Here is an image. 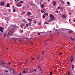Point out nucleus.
Instances as JSON below:
<instances>
[{"instance_id": "dca6fc26", "label": "nucleus", "mask_w": 75, "mask_h": 75, "mask_svg": "<svg viewBox=\"0 0 75 75\" xmlns=\"http://www.w3.org/2000/svg\"><path fill=\"white\" fill-rule=\"evenodd\" d=\"M45 14L47 16V17H48V13L47 12L45 13Z\"/></svg>"}, {"instance_id": "052dcab7", "label": "nucleus", "mask_w": 75, "mask_h": 75, "mask_svg": "<svg viewBox=\"0 0 75 75\" xmlns=\"http://www.w3.org/2000/svg\"><path fill=\"white\" fill-rule=\"evenodd\" d=\"M1 57H0V61H1Z\"/></svg>"}, {"instance_id": "20e7f679", "label": "nucleus", "mask_w": 75, "mask_h": 75, "mask_svg": "<svg viewBox=\"0 0 75 75\" xmlns=\"http://www.w3.org/2000/svg\"><path fill=\"white\" fill-rule=\"evenodd\" d=\"M50 18H51V19H52V20H54V16H53V15H52V14L50 15Z\"/></svg>"}, {"instance_id": "4c0bfd02", "label": "nucleus", "mask_w": 75, "mask_h": 75, "mask_svg": "<svg viewBox=\"0 0 75 75\" xmlns=\"http://www.w3.org/2000/svg\"><path fill=\"white\" fill-rule=\"evenodd\" d=\"M22 14H25V12H23Z\"/></svg>"}, {"instance_id": "864d4df0", "label": "nucleus", "mask_w": 75, "mask_h": 75, "mask_svg": "<svg viewBox=\"0 0 75 75\" xmlns=\"http://www.w3.org/2000/svg\"><path fill=\"white\" fill-rule=\"evenodd\" d=\"M41 13H43V12H42V10H41Z\"/></svg>"}, {"instance_id": "4be33fe9", "label": "nucleus", "mask_w": 75, "mask_h": 75, "mask_svg": "<svg viewBox=\"0 0 75 75\" xmlns=\"http://www.w3.org/2000/svg\"><path fill=\"white\" fill-rule=\"evenodd\" d=\"M40 69V71H41V72H42V69H41V68H40V69Z\"/></svg>"}, {"instance_id": "5fc2aeb1", "label": "nucleus", "mask_w": 75, "mask_h": 75, "mask_svg": "<svg viewBox=\"0 0 75 75\" xmlns=\"http://www.w3.org/2000/svg\"><path fill=\"white\" fill-rule=\"evenodd\" d=\"M39 25H41V23H39Z\"/></svg>"}, {"instance_id": "de8ad7c7", "label": "nucleus", "mask_w": 75, "mask_h": 75, "mask_svg": "<svg viewBox=\"0 0 75 75\" xmlns=\"http://www.w3.org/2000/svg\"><path fill=\"white\" fill-rule=\"evenodd\" d=\"M8 64H9V65H10V64H11V63L10 62H9L8 63Z\"/></svg>"}, {"instance_id": "f03ea898", "label": "nucleus", "mask_w": 75, "mask_h": 75, "mask_svg": "<svg viewBox=\"0 0 75 75\" xmlns=\"http://www.w3.org/2000/svg\"><path fill=\"white\" fill-rule=\"evenodd\" d=\"M72 62H71L70 63V67H71V69L73 70H74V64H71Z\"/></svg>"}, {"instance_id": "a18cd8bd", "label": "nucleus", "mask_w": 75, "mask_h": 75, "mask_svg": "<svg viewBox=\"0 0 75 75\" xmlns=\"http://www.w3.org/2000/svg\"><path fill=\"white\" fill-rule=\"evenodd\" d=\"M71 40L72 41H74V39H71Z\"/></svg>"}, {"instance_id": "f3484780", "label": "nucleus", "mask_w": 75, "mask_h": 75, "mask_svg": "<svg viewBox=\"0 0 75 75\" xmlns=\"http://www.w3.org/2000/svg\"><path fill=\"white\" fill-rule=\"evenodd\" d=\"M60 10L62 12L63 11H64V9L62 8L61 7L60 8Z\"/></svg>"}, {"instance_id": "72a5a7b5", "label": "nucleus", "mask_w": 75, "mask_h": 75, "mask_svg": "<svg viewBox=\"0 0 75 75\" xmlns=\"http://www.w3.org/2000/svg\"><path fill=\"white\" fill-rule=\"evenodd\" d=\"M21 33H23V30H21Z\"/></svg>"}, {"instance_id": "bb28decb", "label": "nucleus", "mask_w": 75, "mask_h": 75, "mask_svg": "<svg viewBox=\"0 0 75 75\" xmlns=\"http://www.w3.org/2000/svg\"><path fill=\"white\" fill-rule=\"evenodd\" d=\"M34 60V58H32L31 59V60H32V61H33V60Z\"/></svg>"}, {"instance_id": "338daca9", "label": "nucleus", "mask_w": 75, "mask_h": 75, "mask_svg": "<svg viewBox=\"0 0 75 75\" xmlns=\"http://www.w3.org/2000/svg\"><path fill=\"white\" fill-rule=\"evenodd\" d=\"M31 20L30 19H29L28 20Z\"/></svg>"}, {"instance_id": "7ed1b4c3", "label": "nucleus", "mask_w": 75, "mask_h": 75, "mask_svg": "<svg viewBox=\"0 0 75 75\" xmlns=\"http://www.w3.org/2000/svg\"><path fill=\"white\" fill-rule=\"evenodd\" d=\"M12 33L11 31H10L8 32L7 35V36H8V37L11 36V35H12V33Z\"/></svg>"}, {"instance_id": "13d9d810", "label": "nucleus", "mask_w": 75, "mask_h": 75, "mask_svg": "<svg viewBox=\"0 0 75 75\" xmlns=\"http://www.w3.org/2000/svg\"><path fill=\"white\" fill-rule=\"evenodd\" d=\"M8 11H9V12H10V10H8Z\"/></svg>"}, {"instance_id": "a19ab883", "label": "nucleus", "mask_w": 75, "mask_h": 75, "mask_svg": "<svg viewBox=\"0 0 75 75\" xmlns=\"http://www.w3.org/2000/svg\"><path fill=\"white\" fill-rule=\"evenodd\" d=\"M69 3H70L69 2H67V4H69Z\"/></svg>"}, {"instance_id": "f257e3e1", "label": "nucleus", "mask_w": 75, "mask_h": 75, "mask_svg": "<svg viewBox=\"0 0 75 75\" xmlns=\"http://www.w3.org/2000/svg\"><path fill=\"white\" fill-rule=\"evenodd\" d=\"M13 28H14V26L12 25L10 26L9 28H10V30L13 29V33H14L15 31H16V28H14L13 29Z\"/></svg>"}, {"instance_id": "c9c22d12", "label": "nucleus", "mask_w": 75, "mask_h": 75, "mask_svg": "<svg viewBox=\"0 0 75 75\" xmlns=\"http://www.w3.org/2000/svg\"><path fill=\"white\" fill-rule=\"evenodd\" d=\"M38 68H39V69H40V68H41V67L40 66H38Z\"/></svg>"}, {"instance_id": "c85d7f7f", "label": "nucleus", "mask_w": 75, "mask_h": 75, "mask_svg": "<svg viewBox=\"0 0 75 75\" xmlns=\"http://www.w3.org/2000/svg\"><path fill=\"white\" fill-rule=\"evenodd\" d=\"M55 13H58V11H54Z\"/></svg>"}, {"instance_id": "c03bdc74", "label": "nucleus", "mask_w": 75, "mask_h": 75, "mask_svg": "<svg viewBox=\"0 0 75 75\" xmlns=\"http://www.w3.org/2000/svg\"><path fill=\"white\" fill-rule=\"evenodd\" d=\"M26 27H28V24H26Z\"/></svg>"}, {"instance_id": "412c9836", "label": "nucleus", "mask_w": 75, "mask_h": 75, "mask_svg": "<svg viewBox=\"0 0 75 75\" xmlns=\"http://www.w3.org/2000/svg\"><path fill=\"white\" fill-rule=\"evenodd\" d=\"M43 58V57H41V59H40V60H41V61H42L43 60V59H42Z\"/></svg>"}, {"instance_id": "a211bd4d", "label": "nucleus", "mask_w": 75, "mask_h": 75, "mask_svg": "<svg viewBox=\"0 0 75 75\" xmlns=\"http://www.w3.org/2000/svg\"><path fill=\"white\" fill-rule=\"evenodd\" d=\"M41 7L42 8H44V5L42 4L41 5Z\"/></svg>"}, {"instance_id": "4d7b16f0", "label": "nucleus", "mask_w": 75, "mask_h": 75, "mask_svg": "<svg viewBox=\"0 0 75 75\" xmlns=\"http://www.w3.org/2000/svg\"><path fill=\"white\" fill-rule=\"evenodd\" d=\"M11 33V34H13V33L12 32V33Z\"/></svg>"}, {"instance_id": "ea45409f", "label": "nucleus", "mask_w": 75, "mask_h": 75, "mask_svg": "<svg viewBox=\"0 0 75 75\" xmlns=\"http://www.w3.org/2000/svg\"><path fill=\"white\" fill-rule=\"evenodd\" d=\"M59 54H60V55H62V53L61 52H60L59 53Z\"/></svg>"}, {"instance_id": "9d476101", "label": "nucleus", "mask_w": 75, "mask_h": 75, "mask_svg": "<svg viewBox=\"0 0 75 75\" xmlns=\"http://www.w3.org/2000/svg\"><path fill=\"white\" fill-rule=\"evenodd\" d=\"M54 21V20H53L51 19H49L48 20V22H51V21Z\"/></svg>"}, {"instance_id": "f8f14e48", "label": "nucleus", "mask_w": 75, "mask_h": 75, "mask_svg": "<svg viewBox=\"0 0 75 75\" xmlns=\"http://www.w3.org/2000/svg\"><path fill=\"white\" fill-rule=\"evenodd\" d=\"M3 28H0V31H2L1 32V33H3Z\"/></svg>"}, {"instance_id": "bf43d9fd", "label": "nucleus", "mask_w": 75, "mask_h": 75, "mask_svg": "<svg viewBox=\"0 0 75 75\" xmlns=\"http://www.w3.org/2000/svg\"><path fill=\"white\" fill-rule=\"evenodd\" d=\"M70 38H71V39H72V37H71Z\"/></svg>"}, {"instance_id": "39448f33", "label": "nucleus", "mask_w": 75, "mask_h": 75, "mask_svg": "<svg viewBox=\"0 0 75 75\" xmlns=\"http://www.w3.org/2000/svg\"><path fill=\"white\" fill-rule=\"evenodd\" d=\"M4 1L1 2L0 3V5L2 6H4Z\"/></svg>"}, {"instance_id": "58836bf2", "label": "nucleus", "mask_w": 75, "mask_h": 75, "mask_svg": "<svg viewBox=\"0 0 75 75\" xmlns=\"http://www.w3.org/2000/svg\"><path fill=\"white\" fill-rule=\"evenodd\" d=\"M13 11L14 12H16V9H13Z\"/></svg>"}, {"instance_id": "37998d69", "label": "nucleus", "mask_w": 75, "mask_h": 75, "mask_svg": "<svg viewBox=\"0 0 75 75\" xmlns=\"http://www.w3.org/2000/svg\"><path fill=\"white\" fill-rule=\"evenodd\" d=\"M33 20L32 19H30V21H29L30 22H31V21H32Z\"/></svg>"}, {"instance_id": "3c124183", "label": "nucleus", "mask_w": 75, "mask_h": 75, "mask_svg": "<svg viewBox=\"0 0 75 75\" xmlns=\"http://www.w3.org/2000/svg\"><path fill=\"white\" fill-rule=\"evenodd\" d=\"M57 8H58L59 9V8H60V7H58Z\"/></svg>"}, {"instance_id": "a878e982", "label": "nucleus", "mask_w": 75, "mask_h": 75, "mask_svg": "<svg viewBox=\"0 0 75 75\" xmlns=\"http://www.w3.org/2000/svg\"><path fill=\"white\" fill-rule=\"evenodd\" d=\"M68 75H70V73L69 72V71L68 73Z\"/></svg>"}, {"instance_id": "f704fd0d", "label": "nucleus", "mask_w": 75, "mask_h": 75, "mask_svg": "<svg viewBox=\"0 0 75 75\" xmlns=\"http://www.w3.org/2000/svg\"><path fill=\"white\" fill-rule=\"evenodd\" d=\"M71 62H73V60H74V59H71Z\"/></svg>"}, {"instance_id": "49530a36", "label": "nucleus", "mask_w": 75, "mask_h": 75, "mask_svg": "<svg viewBox=\"0 0 75 75\" xmlns=\"http://www.w3.org/2000/svg\"><path fill=\"white\" fill-rule=\"evenodd\" d=\"M38 34L39 35H40V33H38Z\"/></svg>"}, {"instance_id": "9b49d317", "label": "nucleus", "mask_w": 75, "mask_h": 75, "mask_svg": "<svg viewBox=\"0 0 75 75\" xmlns=\"http://www.w3.org/2000/svg\"><path fill=\"white\" fill-rule=\"evenodd\" d=\"M62 17L64 18H67V16L65 15H64L63 14V15L62 16Z\"/></svg>"}, {"instance_id": "680f3d73", "label": "nucleus", "mask_w": 75, "mask_h": 75, "mask_svg": "<svg viewBox=\"0 0 75 75\" xmlns=\"http://www.w3.org/2000/svg\"><path fill=\"white\" fill-rule=\"evenodd\" d=\"M24 28V29H25V26Z\"/></svg>"}, {"instance_id": "e2e57ef3", "label": "nucleus", "mask_w": 75, "mask_h": 75, "mask_svg": "<svg viewBox=\"0 0 75 75\" xmlns=\"http://www.w3.org/2000/svg\"><path fill=\"white\" fill-rule=\"evenodd\" d=\"M4 74H6V75H7V73H4Z\"/></svg>"}, {"instance_id": "8fccbe9b", "label": "nucleus", "mask_w": 75, "mask_h": 75, "mask_svg": "<svg viewBox=\"0 0 75 75\" xmlns=\"http://www.w3.org/2000/svg\"><path fill=\"white\" fill-rule=\"evenodd\" d=\"M34 23H36V21H34Z\"/></svg>"}, {"instance_id": "69168bd1", "label": "nucleus", "mask_w": 75, "mask_h": 75, "mask_svg": "<svg viewBox=\"0 0 75 75\" xmlns=\"http://www.w3.org/2000/svg\"><path fill=\"white\" fill-rule=\"evenodd\" d=\"M38 56L39 57H40V55H38Z\"/></svg>"}, {"instance_id": "09e8293b", "label": "nucleus", "mask_w": 75, "mask_h": 75, "mask_svg": "<svg viewBox=\"0 0 75 75\" xmlns=\"http://www.w3.org/2000/svg\"><path fill=\"white\" fill-rule=\"evenodd\" d=\"M7 19L8 20H9V19H10V18H7Z\"/></svg>"}, {"instance_id": "6e6d98bb", "label": "nucleus", "mask_w": 75, "mask_h": 75, "mask_svg": "<svg viewBox=\"0 0 75 75\" xmlns=\"http://www.w3.org/2000/svg\"><path fill=\"white\" fill-rule=\"evenodd\" d=\"M19 74L20 75H22V74H21L20 73H19Z\"/></svg>"}, {"instance_id": "0e129e2a", "label": "nucleus", "mask_w": 75, "mask_h": 75, "mask_svg": "<svg viewBox=\"0 0 75 75\" xmlns=\"http://www.w3.org/2000/svg\"><path fill=\"white\" fill-rule=\"evenodd\" d=\"M74 21V22H75V20Z\"/></svg>"}, {"instance_id": "e433bc0d", "label": "nucleus", "mask_w": 75, "mask_h": 75, "mask_svg": "<svg viewBox=\"0 0 75 75\" xmlns=\"http://www.w3.org/2000/svg\"><path fill=\"white\" fill-rule=\"evenodd\" d=\"M5 72H8V70H5Z\"/></svg>"}, {"instance_id": "603ef678", "label": "nucleus", "mask_w": 75, "mask_h": 75, "mask_svg": "<svg viewBox=\"0 0 75 75\" xmlns=\"http://www.w3.org/2000/svg\"><path fill=\"white\" fill-rule=\"evenodd\" d=\"M47 44H46V43H45L44 44V45H47Z\"/></svg>"}, {"instance_id": "0eeeda50", "label": "nucleus", "mask_w": 75, "mask_h": 75, "mask_svg": "<svg viewBox=\"0 0 75 75\" xmlns=\"http://www.w3.org/2000/svg\"><path fill=\"white\" fill-rule=\"evenodd\" d=\"M31 12H28L27 14V16H30V15H31Z\"/></svg>"}, {"instance_id": "aec40b11", "label": "nucleus", "mask_w": 75, "mask_h": 75, "mask_svg": "<svg viewBox=\"0 0 75 75\" xmlns=\"http://www.w3.org/2000/svg\"><path fill=\"white\" fill-rule=\"evenodd\" d=\"M69 33H72V31L70 30L69 31Z\"/></svg>"}, {"instance_id": "2f4dec72", "label": "nucleus", "mask_w": 75, "mask_h": 75, "mask_svg": "<svg viewBox=\"0 0 75 75\" xmlns=\"http://www.w3.org/2000/svg\"><path fill=\"white\" fill-rule=\"evenodd\" d=\"M19 3H23V1H20Z\"/></svg>"}, {"instance_id": "79ce46f5", "label": "nucleus", "mask_w": 75, "mask_h": 75, "mask_svg": "<svg viewBox=\"0 0 75 75\" xmlns=\"http://www.w3.org/2000/svg\"><path fill=\"white\" fill-rule=\"evenodd\" d=\"M56 32H57V33H59V32L57 30H56Z\"/></svg>"}, {"instance_id": "423d86ee", "label": "nucleus", "mask_w": 75, "mask_h": 75, "mask_svg": "<svg viewBox=\"0 0 75 75\" xmlns=\"http://www.w3.org/2000/svg\"><path fill=\"white\" fill-rule=\"evenodd\" d=\"M22 4H17L16 6L17 7H20L21 6Z\"/></svg>"}, {"instance_id": "ddd939ff", "label": "nucleus", "mask_w": 75, "mask_h": 75, "mask_svg": "<svg viewBox=\"0 0 75 75\" xmlns=\"http://www.w3.org/2000/svg\"><path fill=\"white\" fill-rule=\"evenodd\" d=\"M6 7H10V4H9V3L7 4Z\"/></svg>"}, {"instance_id": "1a4fd4ad", "label": "nucleus", "mask_w": 75, "mask_h": 75, "mask_svg": "<svg viewBox=\"0 0 75 75\" xmlns=\"http://www.w3.org/2000/svg\"><path fill=\"white\" fill-rule=\"evenodd\" d=\"M24 24L23 23H22L21 24V28H23V27H24Z\"/></svg>"}, {"instance_id": "c756f323", "label": "nucleus", "mask_w": 75, "mask_h": 75, "mask_svg": "<svg viewBox=\"0 0 75 75\" xmlns=\"http://www.w3.org/2000/svg\"><path fill=\"white\" fill-rule=\"evenodd\" d=\"M37 59H38V60H39V59H40V57H37Z\"/></svg>"}, {"instance_id": "774afa93", "label": "nucleus", "mask_w": 75, "mask_h": 75, "mask_svg": "<svg viewBox=\"0 0 75 75\" xmlns=\"http://www.w3.org/2000/svg\"><path fill=\"white\" fill-rule=\"evenodd\" d=\"M70 21H71V20H69V22H70Z\"/></svg>"}, {"instance_id": "cd10ccee", "label": "nucleus", "mask_w": 75, "mask_h": 75, "mask_svg": "<svg viewBox=\"0 0 75 75\" xmlns=\"http://www.w3.org/2000/svg\"><path fill=\"white\" fill-rule=\"evenodd\" d=\"M45 24H48V23H47V22H45Z\"/></svg>"}, {"instance_id": "6ab92c4d", "label": "nucleus", "mask_w": 75, "mask_h": 75, "mask_svg": "<svg viewBox=\"0 0 75 75\" xmlns=\"http://www.w3.org/2000/svg\"><path fill=\"white\" fill-rule=\"evenodd\" d=\"M45 52V51H43L42 52V54L43 55H44V53Z\"/></svg>"}, {"instance_id": "6e6552de", "label": "nucleus", "mask_w": 75, "mask_h": 75, "mask_svg": "<svg viewBox=\"0 0 75 75\" xmlns=\"http://www.w3.org/2000/svg\"><path fill=\"white\" fill-rule=\"evenodd\" d=\"M52 4L55 6L56 5V2L54 1L52 3Z\"/></svg>"}, {"instance_id": "4468645a", "label": "nucleus", "mask_w": 75, "mask_h": 75, "mask_svg": "<svg viewBox=\"0 0 75 75\" xmlns=\"http://www.w3.org/2000/svg\"><path fill=\"white\" fill-rule=\"evenodd\" d=\"M25 62L26 63V64H28L29 63V61H28V60H27L25 61Z\"/></svg>"}, {"instance_id": "b1692460", "label": "nucleus", "mask_w": 75, "mask_h": 75, "mask_svg": "<svg viewBox=\"0 0 75 75\" xmlns=\"http://www.w3.org/2000/svg\"><path fill=\"white\" fill-rule=\"evenodd\" d=\"M45 17V15L44 14L43 16V18H44Z\"/></svg>"}, {"instance_id": "5701e85b", "label": "nucleus", "mask_w": 75, "mask_h": 75, "mask_svg": "<svg viewBox=\"0 0 75 75\" xmlns=\"http://www.w3.org/2000/svg\"><path fill=\"white\" fill-rule=\"evenodd\" d=\"M1 64H5V62H1Z\"/></svg>"}, {"instance_id": "473e14b6", "label": "nucleus", "mask_w": 75, "mask_h": 75, "mask_svg": "<svg viewBox=\"0 0 75 75\" xmlns=\"http://www.w3.org/2000/svg\"><path fill=\"white\" fill-rule=\"evenodd\" d=\"M26 72V71H25V70H24L23 72V73H25Z\"/></svg>"}, {"instance_id": "7c9ffc66", "label": "nucleus", "mask_w": 75, "mask_h": 75, "mask_svg": "<svg viewBox=\"0 0 75 75\" xmlns=\"http://www.w3.org/2000/svg\"><path fill=\"white\" fill-rule=\"evenodd\" d=\"M31 23H29L28 25H30V26H31Z\"/></svg>"}, {"instance_id": "393cba45", "label": "nucleus", "mask_w": 75, "mask_h": 75, "mask_svg": "<svg viewBox=\"0 0 75 75\" xmlns=\"http://www.w3.org/2000/svg\"><path fill=\"white\" fill-rule=\"evenodd\" d=\"M50 75H52V71L50 73Z\"/></svg>"}, {"instance_id": "2eb2a0df", "label": "nucleus", "mask_w": 75, "mask_h": 75, "mask_svg": "<svg viewBox=\"0 0 75 75\" xmlns=\"http://www.w3.org/2000/svg\"><path fill=\"white\" fill-rule=\"evenodd\" d=\"M37 70V69H33L31 71V72H34V71H36Z\"/></svg>"}]
</instances>
